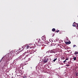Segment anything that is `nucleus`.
<instances>
[{
	"instance_id": "1",
	"label": "nucleus",
	"mask_w": 78,
	"mask_h": 78,
	"mask_svg": "<svg viewBox=\"0 0 78 78\" xmlns=\"http://www.w3.org/2000/svg\"><path fill=\"white\" fill-rule=\"evenodd\" d=\"M27 52H25L22 55H21L19 57L21 59H24L25 58H26V55L24 56L25 55V54H27Z\"/></svg>"
},
{
	"instance_id": "2",
	"label": "nucleus",
	"mask_w": 78,
	"mask_h": 78,
	"mask_svg": "<svg viewBox=\"0 0 78 78\" xmlns=\"http://www.w3.org/2000/svg\"><path fill=\"white\" fill-rule=\"evenodd\" d=\"M43 62H44V63H46V62H48V58H44Z\"/></svg>"
},
{
	"instance_id": "3",
	"label": "nucleus",
	"mask_w": 78,
	"mask_h": 78,
	"mask_svg": "<svg viewBox=\"0 0 78 78\" xmlns=\"http://www.w3.org/2000/svg\"><path fill=\"white\" fill-rule=\"evenodd\" d=\"M51 51V53H56V51L55 50L53 49L50 50Z\"/></svg>"
},
{
	"instance_id": "4",
	"label": "nucleus",
	"mask_w": 78,
	"mask_h": 78,
	"mask_svg": "<svg viewBox=\"0 0 78 78\" xmlns=\"http://www.w3.org/2000/svg\"><path fill=\"white\" fill-rule=\"evenodd\" d=\"M49 41L50 42H49V43H51V44H50V45H53V43H52V42H53V40H51V39H50L49 40Z\"/></svg>"
},
{
	"instance_id": "5",
	"label": "nucleus",
	"mask_w": 78,
	"mask_h": 78,
	"mask_svg": "<svg viewBox=\"0 0 78 78\" xmlns=\"http://www.w3.org/2000/svg\"><path fill=\"white\" fill-rule=\"evenodd\" d=\"M45 38L46 37H45V36H43L42 37V39L43 41H45L46 39Z\"/></svg>"
},
{
	"instance_id": "6",
	"label": "nucleus",
	"mask_w": 78,
	"mask_h": 78,
	"mask_svg": "<svg viewBox=\"0 0 78 78\" xmlns=\"http://www.w3.org/2000/svg\"><path fill=\"white\" fill-rule=\"evenodd\" d=\"M30 50H34V49H34V48L32 46H30Z\"/></svg>"
},
{
	"instance_id": "7",
	"label": "nucleus",
	"mask_w": 78,
	"mask_h": 78,
	"mask_svg": "<svg viewBox=\"0 0 78 78\" xmlns=\"http://www.w3.org/2000/svg\"><path fill=\"white\" fill-rule=\"evenodd\" d=\"M66 44H71V42L70 41H68L66 42Z\"/></svg>"
},
{
	"instance_id": "8",
	"label": "nucleus",
	"mask_w": 78,
	"mask_h": 78,
	"mask_svg": "<svg viewBox=\"0 0 78 78\" xmlns=\"http://www.w3.org/2000/svg\"><path fill=\"white\" fill-rule=\"evenodd\" d=\"M38 46H42V45L41 44V43H38Z\"/></svg>"
},
{
	"instance_id": "9",
	"label": "nucleus",
	"mask_w": 78,
	"mask_h": 78,
	"mask_svg": "<svg viewBox=\"0 0 78 78\" xmlns=\"http://www.w3.org/2000/svg\"><path fill=\"white\" fill-rule=\"evenodd\" d=\"M51 53L50 50H49L46 52V53Z\"/></svg>"
},
{
	"instance_id": "10",
	"label": "nucleus",
	"mask_w": 78,
	"mask_h": 78,
	"mask_svg": "<svg viewBox=\"0 0 78 78\" xmlns=\"http://www.w3.org/2000/svg\"><path fill=\"white\" fill-rule=\"evenodd\" d=\"M55 30H56V29H55V28H53L52 29V31H53V32H54V31H55Z\"/></svg>"
},
{
	"instance_id": "11",
	"label": "nucleus",
	"mask_w": 78,
	"mask_h": 78,
	"mask_svg": "<svg viewBox=\"0 0 78 78\" xmlns=\"http://www.w3.org/2000/svg\"><path fill=\"white\" fill-rule=\"evenodd\" d=\"M73 59L74 61H76V57H75L73 58Z\"/></svg>"
},
{
	"instance_id": "12",
	"label": "nucleus",
	"mask_w": 78,
	"mask_h": 78,
	"mask_svg": "<svg viewBox=\"0 0 78 78\" xmlns=\"http://www.w3.org/2000/svg\"><path fill=\"white\" fill-rule=\"evenodd\" d=\"M30 47V46H29V45H27L26 47L28 49Z\"/></svg>"
},
{
	"instance_id": "13",
	"label": "nucleus",
	"mask_w": 78,
	"mask_h": 78,
	"mask_svg": "<svg viewBox=\"0 0 78 78\" xmlns=\"http://www.w3.org/2000/svg\"><path fill=\"white\" fill-rule=\"evenodd\" d=\"M56 60H57V58L53 60V61H54V62H55V61H56Z\"/></svg>"
},
{
	"instance_id": "14",
	"label": "nucleus",
	"mask_w": 78,
	"mask_h": 78,
	"mask_svg": "<svg viewBox=\"0 0 78 78\" xmlns=\"http://www.w3.org/2000/svg\"><path fill=\"white\" fill-rule=\"evenodd\" d=\"M3 59V57L2 58V59H1V60H0V62H2V60Z\"/></svg>"
},
{
	"instance_id": "15",
	"label": "nucleus",
	"mask_w": 78,
	"mask_h": 78,
	"mask_svg": "<svg viewBox=\"0 0 78 78\" xmlns=\"http://www.w3.org/2000/svg\"><path fill=\"white\" fill-rule=\"evenodd\" d=\"M76 47V45H73V48H74V47Z\"/></svg>"
},
{
	"instance_id": "16",
	"label": "nucleus",
	"mask_w": 78,
	"mask_h": 78,
	"mask_svg": "<svg viewBox=\"0 0 78 78\" xmlns=\"http://www.w3.org/2000/svg\"><path fill=\"white\" fill-rule=\"evenodd\" d=\"M66 67H69V66H70V65H66Z\"/></svg>"
},
{
	"instance_id": "17",
	"label": "nucleus",
	"mask_w": 78,
	"mask_h": 78,
	"mask_svg": "<svg viewBox=\"0 0 78 78\" xmlns=\"http://www.w3.org/2000/svg\"><path fill=\"white\" fill-rule=\"evenodd\" d=\"M76 23H76L75 22H74V23H73V24H74V25H76Z\"/></svg>"
},
{
	"instance_id": "18",
	"label": "nucleus",
	"mask_w": 78,
	"mask_h": 78,
	"mask_svg": "<svg viewBox=\"0 0 78 78\" xmlns=\"http://www.w3.org/2000/svg\"><path fill=\"white\" fill-rule=\"evenodd\" d=\"M50 56H53V55L52 54H49Z\"/></svg>"
},
{
	"instance_id": "19",
	"label": "nucleus",
	"mask_w": 78,
	"mask_h": 78,
	"mask_svg": "<svg viewBox=\"0 0 78 78\" xmlns=\"http://www.w3.org/2000/svg\"><path fill=\"white\" fill-rule=\"evenodd\" d=\"M73 27H76V25H75L74 24H73Z\"/></svg>"
},
{
	"instance_id": "20",
	"label": "nucleus",
	"mask_w": 78,
	"mask_h": 78,
	"mask_svg": "<svg viewBox=\"0 0 78 78\" xmlns=\"http://www.w3.org/2000/svg\"><path fill=\"white\" fill-rule=\"evenodd\" d=\"M76 25H77V28H78V23H76Z\"/></svg>"
},
{
	"instance_id": "21",
	"label": "nucleus",
	"mask_w": 78,
	"mask_h": 78,
	"mask_svg": "<svg viewBox=\"0 0 78 78\" xmlns=\"http://www.w3.org/2000/svg\"><path fill=\"white\" fill-rule=\"evenodd\" d=\"M59 30H57V31H56V32L57 33H58V32H59Z\"/></svg>"
},
{
	"instance_id": "22",
	"label": "nucleus",
	"mask_w": 78,
	"mask_h": 78,
	"mask_svg": "<svg viewBox=\"0 0 78 78\" xmlns=\"http://www.w3.org/2000/svg\"><path fill=\"white\" fill-rule=\"evenodd\" d=\"M66 62V60H65L64 61H63V63H64Z\"/></svg>"
},
{
	"instance_id": "23",
	"label": "nucleus",
	"mask_w": 78,
	"mask_h": 78,
	"mask_svg": "<svg viewBox=\"0 0 78 78\" xmlns=\"http://www.w3.org/2000/svg\"><path fill=\"white\" fill-rule=\"evenodd\" d=\"M69 60V58H67L66 59V60Z\"/></svg>"
},
{
	"instance_id": "24",
	"label": "nucleus",
	"mask_w": 78,
	"mask_h": 78,
	"mask_svg": "<svg viewBox=\"0 0 78 78\" xmlns=\"http://www.w3.org/2000/svg\"><path fill=\"white\" fill-rule=\"evenodd\" d=\"M76 76H78V74L77 73H76Z\"/></svg>"
},
{
	"instance_id": "25",
	"label": "nucleus",
	"mask_w": 78,
	"mask_h": 78,
	"mask_svg": "<svg viewBox=\"0 0 78 78\" xmlns=\"http://www.w3.org/2000/svg\"><path fill=\"white\" fill-rule=\"evenodd\" d=\"M23 78H27V77L26 76H24L23 77Z\"/></svg>"
},
{
	"instance_id": "26",
	"label": "nucleus",
	"mask_w": 78,
	"mask_h": 78,
	"mask_svg": "<svg viewBox=\"0 0 78 78\" xmlns=\"http://www.w3.org/2000/svg\"><path fill=\"white\" fill-rule=\"evenodd\" d=\"M25 47V46H23V47Z\"/></svg>"
},
{
	"instance_id": "27",
	"label": "nucleus",
	"mask_w": 78,
	"mask_h": 78,
	"mask_svg": "<svg viewBox=\"0 0 78 78\" xmlns=\"http://www.w3.org/2000/svg\"><path fill=\"white\" fill-rule=\"evenodd\" d=\"M55 56H56V55H55Z\"/></svg>"
},
{
	"instance_id": "28",
	"label": "nucleus",
	"mask_w": 78,
	"mask_h": 78,
	"mask_svg": "<svg viewBox=\"0 0 78 78\" xmlns=\"http://www.w3.org/2000/svg\"><path fill=\"white\" fill-rule=\"evenodd\" d=\"M56 55H57V54H56Z\"/></svg>"
}]
</instances>
